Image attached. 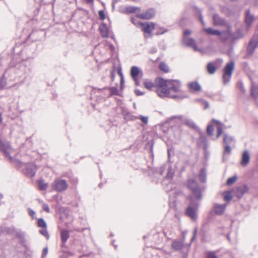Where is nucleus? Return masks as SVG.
I'll use <instances>...</instances> for the list:
<instances>
[{"label": "nucleus", "mask_w": 258, "mask_h": 258, "mask_svg": "<svg viewBox=\"0 0 258 258\" xmlns=\"http://www.w3.org/2000/svg\"><path fill=\"white\" fill-rule=\"evenodd\" d=\"M187 186L190 191V195L188 198L190 203L185 213L191 219L196 220L197 217V211L203 199V192L205 189L194 179H188Z\"/></svg>", "instance_id": "nucleus-1"}, {"label": "nucleus", "mask_w": 258, "mask_h": 258, "mask_svg": "<svg viewBox=\"0 0 258 258\" xmlns=\"http://www.w3.org/2000/svg\"><path fill=\"white\" fill-rule=\"evenodd\" d=\"M156 85L158 87L157 93L160 97L169 96V90L167 88L168 80L162 78H157L155 80Z\"/></svg>", "instance_id": "nucleus-2"}, {"label": "nucleus", "mask_w": 258, "mask_h": 258, "mask_svg": "<svg viewBox=\"0 0 258 258\" xmlns=\"http://www.w3.org/2000/svg\"><path fill=\"white\" fill-rule=\"evenodd\" d=\"M234 62L231 60L225 66L222 76L224 84L225 85L230 81L232 72L234 70Z\"/></svg>", "instance_id": "nucleus-3"}, {"label": "nucleus", "mask_w": 258, "mask_h": 258, "mask_svg": "<svg viewBox=\"0 0 258 258\" xmlns=\"http://www.w3.org/2000/svg\"><path fill=\"white\" fill-rule=\"evenodd\" d=\"M52 186L55 191L62 192L67 189L68 185L64 179H56L53 182Z\"/></svg>", "instance_id": "nucleus-4"}, {"label": "nucleus", "mask_w": 258, "mask_h": 258, "mask_svg": "<svg viewBox=\"0 0 258 258\" xmlns=\"http://www.w3.org/2000/svg\"><path fill=\"white\" fill-rule=\"evenodd\" d=\"M258 47V36L254 35L249 40L246 48L247 54L252 55L254 52L255 48Z\"/></svg>", "instance_id": "nucleus-5"}, {"label": "nucleus", "mask_w": 258, "mask_h": 258, "mask_svg": "<svg viewBox=\"0 0 258 258\" xmlns=\"http://www.w3.org/2000/svg\"><path fill=\"white\" fill-rule=\"evenodd\" d=\"M180 87L181 84L179 81L177 80H168L167 88L169 90V94L170 91L174 92H179Z\"/></svg>", "instance_id": "nucleus-6"}, {"label": "nucleus", "mask_w": 258, "mask_h": 258, "mask_svg": "<svg viewBox=\"0 0 258 258\" xmlns=\"http://www.w3.org/2000/svg\"><path fill=\"white\" fill-rule=\"evenodd\" d=\"M155 15V11L153 8L147 10L145 12L138 13L136 17L143 20H149L153 18Z\"/></svg>", "instance_id": "nucleus-7"}, {"label": "nucleus", "mask_w": 258, "mask_h": 258, "mask_svg": "<svg viewBox=\"0 0 258 258\" xmlns=\"http://www.w3.org/2000/svg\"><path fill=\"white\" fill-rule=\"evenodd\" d=\"M11 148L8 142H4L0 139V150L4 153L6 157H8L10 161H13V157L10 155L9 150Z\"/></svg>", "instance_id": "nucleus-8"}, {"label": "nucleus", "mask_w": 258, "mask_h": 258, "mask_svg": "<svg viewBox=\"0 0 258 258\" xmlns=\"http://www.w3.org/2000/svg\"><path fill=\"white\" fill-rule=\"evenodd\" d=\"M36 166L32 163L27 164L26 168L24 169V173L28 177H33L36 172Z\"/></svg>", "instance_id": "nucleus-9"}, {"label": "nucleus", "mask_w": 258, "mask_h": 258, "mask_svg": "<svg viewBox=\"0 0 258 258\" xmlns=\"http://www.w3.org/2000/svg\"><path fill=\"white\" fill-rule=\"evenodd\" d=\"M183 43L186 46L191 47L195 51H198L199 49L196 45L195 40L192 38H187L183 37L182 39Z\"/></svg>", "instance_id": "nucleus-10"}, {"label": "nucleus", "mask_w": 258, "mask_h": 258, "mask_svg": "<svg viewBox=\"0 0 258 258\" xmlns=\"http://www.w3.org/2000/svg\"><path fill=\"white\" fill-rule=\"evenodd\" d=\"M248 188L245 184L238 186L235 190V195L238 199L241 198L248 191Z\"/></svg>", "instance_id": "nucleus-11"}, {"label": "nucleus", "mask_w": 258, "mask_h": 258, "mask_svg": "<svg viewBox=\"0 0 258 258\" xmlns=\"http://www.w3.org/2000/svg\"><path fill=\"white\" fill-rule=\"evenodd\" d=\"M226 204H218L215 203L213 206V211L216 215H222L225 210Z\"/></svg>", "instance_id": "nucleus-12"}, {"label": "nucleus", "mask_w": 258, "mask_h": 258, "mask_svg": "<svg viewBox=\"0 0 258 258\" xmlns=\"http://www.w3.org/2000/svg\"><path fill=\"white\" fill-rule=\"evenodd\" d=\"M254 20L253 15L250 14V10H247L246 11L245 15V23L246 25L247 29H248L253 23Z\"/></svg>", "instance_id": "nucleus-13"}, {"label": "nucleus", "mask_w": 258, "mask_h": 258, "mask_svg": "<svg viewBox=\"0 0 258 258\" xmlns=\"http://www.w3.org/2000/svg\"><path fill=\"white\" fill-rule=\"evenodd\" d=\"M250 161V155L248 151L244 150L242 154L240 164L242 166H246Z\"/></svg>", "instance_id": "nucleus-14"}, {"label": "nucleus", "mask_w": 258, "mask_h": 258, "mask_svg": "<svg viewBox=\"0 0 258 258\" xmlns=\"http://www.w3.org/2000/svg\"><path fill=\"white\" fill-rule=\"evenodd\" d=\"M213 21L215 25L223 26L226 24L225 20L217 14L213 16Z\"/></svg>", "instance_id": "nucleus-15"}, {"label": "nucleus", "mask_w": 258, "mask_h": 258, "mask_svg": "<svg viewBox=\"0 0 258 258\" xmlns=\"http://www.w3.org/2000/svg\"><path fill=\"white\" fill-rule=\"evenodd\" d=\"M143 30L145 33L150 34L154 29V24L152 22L142 23Z\"/></svg>", "instance_id": "nucleus-16"}, {"label": "nucleus", "mask_w": 258, "mask_h": 258, "mask_svg": "<svg viewBox=\"0 0 258 258\" xmlns=\"http://www.w3.org/2000/svg\"><path fill=\"white\" fill-rule=\"evenodd\" d=\"M99 30L100 35L102 37H108V30L106 24L102 23V24H101L99 27Z\"/></svg>", "instance_id": "nucleus-17"}, {"label": "nucleus", "mask_w": 258, "mask_h": 258, "mask_svg": "<svg viewBox=\"0 0 258 258\" xmlns=\"http://www.w3.org/2000/svg\"><path fill=\"white\" fill-rule=\"evenodd\" d=\"M70 237L69 232L68 230L62 229L60 230V237L62 243V246H64L66 242Z\"/></svg>", "instance_id": "nucleus-18"}, {"label": "nucleus", "mask_w": 258, "mask_h": 258, "mask_svg": "<svg viewBox=\"0 0 258 258\" xmlns=\"http://www.w3.org/2000/svg\"><path fill=\"white\" fill-rule=\"evenodd\" d=\"M212 121L213 122L216 123L218 125V126H217V134L216 138H219L222 133V126H224V124L221 123L219 120H216L215 119H213Z\"/></svg>", "instance_id": "nucleus-19"}, {"label": "nucleus", "mask_w": 258, "mask_h": 258, "mask_svg": "<svg viewBox=\"0 0 258 258\" xmlns=\"http://www.w3.org/2000/svg\"><path fill=\"white\" fill-rule=\"evenodd\" d=\"M10 69L6 70L5 73L0 78V90H3L7 85V80L5 78L6 75L10 72Z\"/></svg>", "instance_id": "nucleus-20"}, {"label": "nucleus", "mask_w": 258, "mask_h": 258, "mask_svg": "<svg viewBox=\"0 0 258 258\" xmlns=\"http://www.w3.org/2000/svg\"><path fill=\"white\" fill-rule=\"evenodd\" d=\"M188 88L194 91H199L201 90V86L200 84L197 82H192L188 84Z\"/></svg>", "instance_id": "nucleus-21"}, {"label": "nucleus", "mask_w": 258, "mask_h": 258, "mask_svg": "<svg viewBox=\"0 0 258 258\" xmlns=\"http://www.w3.org/2000/svg\"><path fill=\"white\" fill-rule=\"evenodd\" d=\"M183 247V243L181 241L175 240L172 242V248L178 251L181 250Z\"/></svg>", "instance_id": "nucleus-22"}, {"label": "nucleus", "mask_w": 258, "mask_h": 258, "mask_svg": "<svg viewBox=\"0 0 258 258\" xmlns=\"http://www.w3.org/2000/svg\"><path fill=\"white\" fill-rule=\"evenodd\" d=\"M231 36V33L229 30L221 31V34L219 35L222 41H226L228 40Z\"/></svg>", "instance_id": "nucleus-23"}, {"label": "nucleus", "mask_w": 258, "mask_h": 258, "mask_svg": "<svg viewBox=\"0 0 258 258\" xmlns=\"http://www.w3.org/2000/svg\"><path fill=\"white\" fill-rule=\"evenodd\" d=\"M199 179L202 182H205L207 180V174L206 170L205 168H203L201 169L199 174Z\"/></svg>", "instance_id": "nucleus-24"}, {"label": "nucleus", "mask_w": 258, "mask_h": 258, "mask_svg": "<svg viewBox=\"0 0 258 258\" xmlns=\"http://www.w3.org/2000/svg\"><path fill=\"white\" fill-rule=\"evenodd\" d=\"M207 70L210 74H213L217 70V68L212 62H209L207 65Z\"/></svg>", "instance_id": "nucleus-25"}, {"label": "nucleus", "mask_w": 258, "mask_h": 258, "mask_svg": "<svg viewBox=\"0 0 258 258\" xmlns=\"http://www.w3.org/2000/svg\"><path fill=\"white\" fill-rule=\"evenodd\" d=\"M140 73L139 69L136 66H133L131 69V76L132 78L138 77Z\"/></svg>", "instance_id": "nucleus-26"}, {"label": "nucleus", "mask_w": 258, "mask_h": 258, "mask_svg": "<svg viewBox=\"0 0 258 258\" xmlns=\"http://www.w3.org/2000/svg\"><path fill=\"white\" fill-rule=\"evenodd\" d=\"M234 138L232 136H229L228 134L224 135L223 143L225 145H228L233 142Z\"/></svg>", "instance_id": "nucleus-27"}, {"label": "nucleus", "mask_w": 258, "mask_h": 258, "mask_svg": "<svg viewBox=\"0 0 258 258\" xmlns=\"http://www.w3.org/2000/svg\"><path fill=\"white\" fill-rule=\"evenodd\" d=\"M125 11L126 14H133L135 13L137 11H141V9L139 7L128 6L125 9Z\"/></svg>", "instance_id": "nucleus-28"}, {"label": "nucleus", "mask_w": 258, "mask_h": 258, "mask_svg": "<svg viewBox=\"0 0 258 258\" xmlns=\"http://www.w3.org/2000/svg\"><path fill=\"white\" fill-rule=\"evenodd\" d=\"M184 124L194 129H196L197 126L196 123L191 120L185 118L183 120Z\"/></svg>", "instance_id": "nucleus-29"}, {"label": "nucleus", "mask_w": 258, "mask_h": 258, "mask_svg": "<svg viewBox=\"0 0 258 258\" xmlns=\"http://www.w3.org/2000/svg\"><path fill=\"white\" fill-rule=\"evenodd\" d=\"M205 32L211 35L219 36L221 34V31L218 30H214L211 28H208L205 29Z\"/></svg>", "instance_id": "nucleus-30"}, {"label": "nucleus", "mask_w": 258, "mask_h": 258, "mask_svg": "<svg viewBox=\"0 0 258 258\" xmlns=\"http://www.w3.org/2000/svg\"><path fill=\"white\" fill-rule=\"evenodd\" d=\"M207 138L205 135H201L200 138L198 140V144H201L206 146L207 144Z\"/></svg>", "instance_id": "nucleus-31"}, {"label": "nucleus", "mask_w": 258, "mask_h": 258, "mask_svg": "<svg viewBox=\"0 0 258 258\" xmlns=\"http://www.w3.org/2000/svg\"><path fill=\"white\" fill-rule=\"evenodd\" d=\"M231 153V148L228 145H225L223 153V160L225 159L226 155H230Z\"/></svg>", "instance_id": "nucleus-32"}, {"label": "nucleus", "mask_w": 258, "mask_h": 258, "mask_svg": "<svg viewBox=\"0 0 258 258\" xmlns=\"http://www.w3.org/2000/svg\"><path fill=\"white\" fill-rule=\"evenodd\" d=\"M251 95L255 99L258 98V87L253 85L251 88Z\"/></svg>", "instance_id": "nucleus-33"}, {"label": "nucleus", "mask_w": 258, "mask_h": 258, "mask_svg": "<svg viewBox=\"0 0 258 258\" xmlns=\"http://www.w3.org/2000/svg\"><path fill=\"white\" fill-rule=\"evenodd\" d=\"M38 185L39 189L41 190H46L48 186L47 183H45L43 180H39Z\"/></svg>", "instance_id": "nucleus-34"}, {"label": "nucleus", "mask_w": 258, "mask_h": 258, "mask_svg": "<svg viewBox=\"0 0 258 258\" xmlns=\"http://www.w3.org/2000/svg\"><path fill=\"white\" fill-rule=\"evenodd\" d=\"M159 68L160 70H161L165 73H168L169 71V69L168 66L166 65L164 62L160 63Z\"/></svg>", "instance_id": "nucleus-35"}, {"label": "nucleus", "mask_w": 258, "mask_h": 258, "mask_svg": "<svg viewBox=\"0 0 258 258\" xmlns=\"http://www.w3.org/2000/svg\"><path fill=\"white\" fill-rule=\"evenodd\" d=\"M37 226L43 228H46V223L43 218H40L37 221Z\"/></svg>", "instance_id": "nucleus-36"}, {"label": "nucleus", "mask_w": 258, "mask_h": 258, "mask_svg": "<svg viewBox=\"0 0 258 258\" xmlns=\"http://www.w3.org/2000/svg\"><path fill=\"white\" fill-rule=\"evenodd\" d=\"M144 85L146 89L150 90L155 87V84L153 82L146 81L144 82Z\"/></svg>", "instance_id": "nucleus-37"}, {"label": "nucleus", "mask_w": 258, "mask_h": 258, "mask_svg": "<svg viewBox=\"0 0 258 258\" xmlns=\"http://www.w3.org/2000/svg\"><path fill=\"white\" fill-rule=\"evenodd\" d=\"M39 232L42 235L45 237L47 238V239H49V235L48 234V233L46 229V228H42V229L39 230Z\"/></svg>", "instance_id": "nucleus-38"}, {"label": "nucleus", "mask_w": 258, "mask_h": 258, "mask_svg": "<svg viewBox=\"0 0 258 258\" xmlns=\"http://www.w3.org/2000/svg\"><path fill=\"white\" fill-rule=\"evenodd\" d=\"M214 131V127L213 125L208 124L207 127V133L208 136H213V133Z\"/></svg>", "instance_id": "nucleus-39"}, {"label": "nucleus", "mask_w": 258, "mask_h": 258, "mask_svg": "<svg viewBox=\"0 0 258 258\" xmlns=\"http://www.w3.org/2000/svg\"><path fill=\"white\" fill-rule=\"evenodd\" d=\"M236 179H237V177L236 176H233L232 177L229 178L227 179V182H226L227 185H232L233 183H234L235 182Z\"/></svg>", "instance_id": "nucleus-40"}, {"label": "nucleus", "mask_w": 258, "mask_h": 258, "mask_svg": "<svg viewBox=\"0 0 258 258\" xmlns=\"http://www.w3.org/2000/svg\"><path fill=\"white\" fill-rule=\"evenodd\" d=\"M15 234L16 237L20 238H23V237H25V233L24 232L21 231L19 230H17L15 231Z\"/></svg>", "instance_id": "nucleus-41"}, {"label": "nucleus", "mask_w": 258, "mask_h": 258, "mask_svg": "<svg viewBox=\"0 0 258 258\" xmlns=\"http://www.w3.org/2000/svg\"><path fill=\"white\" fill-rule=\"evenodd\" d=\"M200 101L202 105L204 106V109H206L209 107V102L204 99H200Z\"/></svg>", "instance_id": "nucleus-42"}, {"label": "nucleus", "mask_w": 258, "mask_h": 258, "mask_svg": "<svg viewBox=\"0 0 258 258\" xmlns=\"http://www.w3.org/2000/svg\"><path fill=\"white\" fill-rule=\"evenodd\" d=\"M109 90L112 95H116L118 94V89L116 87H110L109 88Z\"/></svg>", "instance_id": "nucleus-43"}, {"label": "nucleus", "mask_w": 258, "mask_h": 258, "mask_svg": "<svg viewBox=\"0 0 258 258\" xmlns=\"http://www.w3.org/2000/svg\"><path fill=\"white\" fill-rule=\"evenodd\" d=\"M206 258H217V256L213 252L208 251L207 253Z\"/></svg>", "instance_id": "nucleus-44"}, {"label": "nucleus", "mask_w": 258, "mask_h": 258, "mask_svg": "<svg viewBox=\"0 0 258 258\" xmlns=\"http://www.w3.org/2000/svg\"><path fill=\"white\" fill-rule=\"evenodd\" d=\"M237 87L242 92H245V89L244 88L243 84L241 82H238Z\"/></svg>", "instance_id": "nucleus-45"}, {"label": "nucleus", "mask_w": 258, "mask_h": 258, "mask_svg": "<svg viewBox=\"0 0 258 258\" xmlns=\"http://www.w3.org/2000/svg\"><path fill=\"white\" fill-rule=\"evenodd\" d=\"M168 97H169L170 98H173V99H182L184 98L187 97V96H180V95H172V96H168Z\"/></svg>", "instance_id": "nucleus-46"}, {"label": "nucleus", "mask_w": 258, "mask_h": 258, "mask_svg": "<svg viewBox=\"0 0 258 258\" xmlns=\"http://www.w3.org/2000/svg\"><path fill=\"white\" fill-rule=\"evenodd\" d=\"M144 123V124H147L148 121V117L147 116H144L142 115H140L139 118Z\"/></svg>", "instance_id": "nucleus-47"}, {"label": "nucleus", "mask_w": 258, "mask_h": 258, "mask_svg": "<svg viewBox=\"0 0 258 258\" xmlns=\"http://www.w3.org/2000/svg\"><path fill=\"white\" fill-rule=\"evenodd\" d=\"M98 15H99L100 19L101 20H104L105 19V14H104L103 11H102V10L99 11L98 12Z\"/></svg>", "instance_id": "nucleus-48"}, {"label": "nucleus", "mask_w": 258, "mask_h": 258, "mask_svg": "<svg viewBox=\"0 0 258 258\" xmlns=\"http://www.w3.org/2000/svg\"><path fill=\"white\" fill-rule=\"evenodd\" d=\"M48 253V247H46L43 249L41 258H45L46 255Z\"/></svg>", "instance_id": "nucleus-49"}, {"label": "nucleus", "mask_w": 258, "mask_h": 258, "mask_svg": "<svg viewBox=\"0 0 258 258\" xmlns=\"http://www.w3.org/2000/svg\"><path fill=\"white\" fill-rule=\"evenodd\" d=\"M134 92L136 96H141L145 94V93L144 92L141 91L140 90L138 89H136L134 90Z\"/></svg>", "instance_id": "nucleus-50"}, {"label": "nucleus", "mask_w": 258, "mask_h": 258, "mask_svg": "<svg viewBox=\"0 0 258 258\" xmlns=\"http://www.w3.org/2000/svg\"><path fill=\"white\" fill-rule=\"evenodd\" d=\"M224 199L226 201H229L232 199V196L229 194H226L224 196Z\"/></svg>", "instance_id": "nucleus-51"}, {"label": "nucleus", "mask_w": 258, "mask_h": 258, "mask_svg": "<svg viewBox=\"0 0 258 258\" xmlns=\"http://www.w3.org/2000/svg\"><path fill=\"white\" fill-rule=\"evenodd\" d=\"M197 230H198L197 228H195L194 231L193 236H192V238H191V242H192L196 239Z\"/></svg>", "instance_id": "nucleus-52"}, {"label": "nucleus", "mask_w": 258, "mask_h": 258, "mask_svg": "<svg viewBox=\"0 0 258 258\" xmlns=\"http://www.w3.org/2000/svg\"><path fill=\"white\" fill-rule=\"evenodd\" d=\"M43 210L45 212H46L47 213L50 212V209H49V206L47 204H43Z\"/></svg>", "instance_id": "nucleus-53"}, {"label": "nucleus", "mask_w": 258, "mask_h": 258, "mask_svg": "<svg viewBox=\"0 0 258 258\" xmlns=\"http://www.w3.org/2000/svg\"><path fill=\"white\" fill-rule=\"evenodd\" d=\"M19 239L20 243L24 246H26V240L25 239V237H23V238H20Z\"/></svg>", "instance_id": "nucleus-54"}, {"label": "nucleus", "mask_w": 258, "mask_h": 258, "mask_svg": "<svg viewBox=\"0 0 258 258\" xmlns=\"http://www.w3.org/2000/svg\"><path fill=\"white\" fill-rule=\"evenodd\" d=\"M191 34V31L188 29H186L183 32V37H186V36L189 35Z\"/></svg>", "instance_id": "nucleus-55"}, {"label": "nucleus", "mask_w": 258, "mask_h": 258, "mask_svg": "<svg viewBox=\"0 0 258 258\" xmlns=\"http://www.w3.org/2000/svg\"><path fill=\"white\" fill-rule=\"evenodd\" d=\"M28 210L29 211V215L31 217H33L35 215V212L33 210L29 208Z\"/></svg>", "instance_id": "nucleus-56"}, {"label": "nucleus", "mask_w": 258, "mask_h": 258, "mask_svg": "<svg viewBox=\"0 0 258 258\" xmlns=\"http://www.w3.org/2000/svg\"><path fill=\"white\" fill-rule=\"evenodd\" d=\"M133 79L134 81L135 85L136 86H138L140 85V82L139 80V79H138V77L135 78H133Z\"/></svg>", "instance_id": "nucleus-57"}, {"label": "nucleus", "mask_w": 258, "mask_h": 258, "mask_svg": "<svg viewBox=\"0 0 258 258\" xmlns=\"http://www.w3.org/2000/svg\"><path fill=\"white\" fill-rule=\"evenodd\" d=\"M199 19H200V20L201 22L204 25V22L203 21V16H202V13H201V12H199Z\"/></svg>", "instance_id": "nucleus-58"}, {"label": "nucleus", "mask_w": 258, "mask_h": 258, "mask_svg": "<svg viewBox=\"0 0 258 258\" xmlns=\"http://www.w3.org/2000/svg\"><path fill=\"white\" fill-rule=\"evenodd\" d=\"M173 118H177V119H179L180 120H181L182 118H183V116L182 115H177V116H172L171 117V119H173Z\"/></svg>", "instance_id": "nucleus-59"}, {"label": "nucleus", "mask_w": 258, "mask_h": 258, "mask_svg": "<svg viewBox=\"0 0 258 258\" xmlns=\"http://www.w3.org/2000/svg\"><path fill=\"white\" fill-rule=\"evenodd\" d=\"M117 73L119 74V75L120 76V77L122 78L123 75L121 72V69L120 68L117 69Z\"/></svg>", "instance_id": "nucleus-60"}, {"label": "nucleus", "mask_w": 258, "mask_h": 258, "mask_svg": "<svg viewBox=\"0 0 258 258\" xmlns=\"http://www.w3.org/2000/svg\"><path fill=\"white\" fill-rule=\"evenodd\" d=\"M167 31V30H164V31H163L158 32H157V33H156V35H162V34H164V33L166 32Z\"/></svg>", "instance_id": "nucleus-61"}, {"label": "nucleus", "mask_w": 258, "mask_h": 258, "mask_svg": "<svg viewBox=\"0 0 258 258\" xmlns=\"http://www.w3.org/2000/svg\"><path fill=\"white\" fill-rule=\"evenodd\" d=\"M131 21L133 24H136V23H135L136 19L132 17L131 19Z\"/></svg>", "instance_id": "nucleus-62"}, {"label": "nucleus", "mask_w": 258, "mask_h": 258, "mask_svg": "<svg viewBox=\"0 0 258 258\" xmlns=\"http://www.w3.org/2000/svg\"><path fill=\"white\" fill-rule=\"evenodd\" d=\"M87 4L92 3L94 0H84Z\"/></svg>", "instance_id": "nucleus-63"}, {"label": "nucleus", "mask_w": 258, "mask_h": 258, "mask_svg": "<svg viewBox=\"0 0 258 258\" xmlns=\"http://www.w3.org/2000/svg\"><path fill=\"white\" fill-rule=\"evenodd\" d=\"M254 5L255 6H258V0H254Z\"/></svg>", "instance_id": "nucleus-64"}]
</instances>
